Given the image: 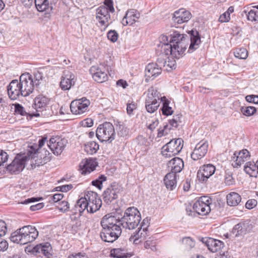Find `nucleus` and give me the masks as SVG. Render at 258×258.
<instances>
[{
	"instance_id": "f257e3e1",
	"label": "nucleus",
	"mask_w": 258,
	"mask_h": 258,
	"mask_svg": "<svg viewBox=\"0 0 258 258\" xmlns=\"http://www.w3.org/2000/svg\"><path fill=\"white\" fill-rule=\"evenodd\" d=\"M169 42L171 44H162V51L164 54H170L176 58H179L182 56L189 42L190 45L188 50L189 52H191L197 49L201 43L199 32L196 30L190 31L188 33V35L174 31L169 35Z\"/></svg>"
},
{
	"instance_id": "f03ea898",
	"label": "nucleus",
	"mask_w": 258,
	"mask_h": 258,
	"mask_svg": "<svg viewBox=\"0 0 258 258\" xmlns=\"http://www.w3.org/2000/svg\"><path fill=\"white\" fill-rule=\"evenodd\" d=\"M34 89L33 79L29 74H23L19 81L12 80L7 87L8 94L11 100H16L20 96L26 97L32 93Z\"/></svg>"
},
{
	"instance_id": "7ed1b4c3",
	"label": "nucleus",
	"mask_w": 258,
	"mask_h": 258,
	"mask_svg": "<svg viewBox=\"0 0 258 258\" xmlns=\"http://www.w3.org/2000/svg\"><path fill=\"white\" fill-rule=\"evenodd\" d=\"M38 236V231L32 226H25L13 232L10 237L14 243L24 245L34 241Z\"/></svg>"
},
{
	"instance_id": "20e7f679",
	"label": "nucleus",
	"mask_w": 258,
	"mask_h": 258,
	"mask_svg": "<svg viewBox=\"0 0 258 258\" xmlns=\"http://www.w3.org/2000/svg\"><path fill=\"white\" fill-rule=\"evenodd\" d=\"M141 220V214L137 208L129 207L125 210L123 216L120 219V223L123 228L128 229H135Z\"/></svg>"
},
{
	"instance_id": "39448f33",
	"label": "nucleus",
	"mask_w": 258,
	"mask_h": 258,
	"mask_svg": "<svg viewBox=\"0 0 258 258\" xmlns=\"http://www.w3.org/2000/svg\"><path fill=\"white\" fill-rule=\"evenodd\" d=\"M28 159H31V165L39 166L46 164L51 159V154L45 149H36L32 146L27 153Z\"/></svg>"
},
{
	"instance_id": "423d86ee",
	"label": "nucleus",
	"mask_w": 258,
	"mask_h": 258,
	"mask_svg": "<svg viewBox=\"0 0 258 258\" xmlns=\"http://www.w3.org/2000/svg\"><path fill=\"white\" fill-rule=\"evenodd\" d=\"M96 136L102 142H111L115 139L114 127L110 122H105L98 126L96 130Z\"/></svg>"
},
{
	"instance_id": "0eeeda50",
	"label": "nucleus",
	"mask_w": 258,
	"mask_h": 258,
	"mask_svg": "<svg viewBox=\"0 0 258 258\" xmlns=\"http://www.w3.org/2000/svg\"><path fill=\"white\" fill-rule=\"evenodd\" d=\"M120 222L119 217H117L112 214H108L102 218L100 224L101 226L108 228L110 231L116 234V235L119 237L121 234Z\"/></svg>"
},
{
	"instance_id": "6e6552de",
	"label": "nucleus",
	"mask_w": 258,
	"mask_h": 258,
	"mask_svg": "<svg viewBox=\"0 0 258 258\" xmlns=\"http://www.w3.org/2000/svg\"><path fill=\"white\" fill-rule=\"evenodd\" d=\"M183 142L181 138L171 140L162 147V155L165 158H170L178 154L183 148Z\"/></svg>"
},
{
	"instance_id": "1a4fd4ad",
	"label": "nucleus",
	"mask_w": 258,
	"mask_h": 258,
	"mask_svg": "<svg viewBox=\"0 0 258 258\" xmlns=\"http://www.w3.org/2000/svg\"><path fill=\"white\" fill-rule=\"evenodd\" d=\"M109 13V10L104 6H101L96 9V19L101 30L105 31L111 23Z\"/></svg>"
},
{
	"instance_id": "9d476101",
	"label": "nucleus",
	"mask_w": 258,
	"mask_h": 258,
	"mask_svg": "<svg viewBox=\"0 0 258 258\" xmlns=\"http://www.w3.org/2000/svg\"><path fill=\"white\" fill-rule=\"evenodd\" d=\"M28 160L27 155H17L12 162L7 166V170L12 174L19 173L25 168Z\"/></svg>"
},
{
	"instance_id": "9b49d317",
	"label": "nucleus",
	"mask_w": 258,
	"mask_h": 258,
	"mask_svg": "<svg viewBox=\"0 0 258 258\" xmlns=\"http://www.w3.org/2000/svg\"><path fill=\"white\" fill-rule=\"evenodd\" d=\"M211 203V199L207 196L202 197L196 201L193 205V210L197 214L201 215H206L210 211V205Z\"/></svg>"
},
{
	"instance_id": "f8f14e48",
	"label": "nucleus",
	"mask_w": 258,
	"mask_h": 258,
	"mask_svg": "<svg viewBox=\"0 0 258 258\" xmlns=\"http://www.w3.org/2000/svg\"><path fill=\"white\" fill-rule=\"evenodd\" d=\"M67 144V139L59 136H55L50 139L48 146L53 153L58 156L60 155Z\"/></svg>"
},
{
	"instance_id": "ddd939ff",
	"label": "nucleus",
	"mask_w": 258,
	"mask_h": 258,
	"mask_svg": "<svg viewBox=\"0 0 258 258\" xmlns=\"http://www.w3.org/2000/svg\"><path fill=\"white\" fill-rule=\"evenodd\" d=\"M86 195L88 203L87 213H94L100 208L102 201L95 192L89 191Z\"/></svg>"
},
{
	"instance_id": "4468645a",
	"label": "nucleus",
	"mask_w": 258,
	"mask_h": 258,
	"mask_svg": "<svg viewBox=\"0 0 258 258\" xmlns=\"http://www.w3.org/2000/svg\"><path fill=\"white\" fill-rule=\"evenodd\" d=\"M122 191V187L116 183H113L108 187L102 195L104 201L107 203H110L113 200L118 198V195Z\"/></svg>"
},
{
	"instance_id": "2eb2a0df",
	"label": "nucleus",
	"mask_w": 258,
	"mask_h": 258,
	"mask_svg": "<svg viewBox=\"0 0 258 258\" xmlns=\"http://www.w3.org/2000/svg\"><path fill=\"white\" fill-rule=\"evenodd\" d=\"M90 103V101L85 98L74 100L70 104L71 111L74 114H82L88 111Z\"/></svg>"
},
{
	"instance_id": "dca6fc26",
	"label": "nucleus",
	"mask_w": 258,
	"mask_h": 258,
	"mask_svg": "<svg viewBox=\"0 0 258 258\" xmlns=\"http://www.w3.org/2000/svg\"><path fill=\"white\" fill-rule=\"evenodd\" d=\"M215 170V166L212 164L204 165L200 167L197 172V178L201 182H206Z\"/></svg>"
},
{
	"instance_id": "f3484780",
	"label": "nucleus",
	"mask_w": 258,
	"mask_h": 258,
	"mask_svg": "<svg viewBox=\"0 0 258 258\" xmlns=\"http://www.w3.org/2000/svg\"><path fill=\"white\" fill-rule=\"evenodd\" d=\"M209 144L206 141H201L197 144L191 154V158L194 160H198L203 158L208 150Z\"/></svg>"
},
{
	"instance_id": "a211bd4d",
	"label": "nucleus",
	"mask_w": 258,
	"mask_h": 258,
	"mask_svg": "<svg viewBox=\"0 0 258 258\" xmlns=\"http://www.w3.org/2000/svg\"><path fill=\"white\" fill-rule=\"evenodd\" d=\"M33 253L37 256H45L50 258L52 255V247L49 243L40 244L33 247L32 250Z\"/></svg>"
},
{
	"instance_id": "6ab92c4d",
	"label": "nucleus",
	"mask_w": 258,
	"mask_h": 258,
	"mask_svg": "<svg viewBox=\"0 0 258 258\" xmlns=\"http://www.w3.org/2000/svg\"><path fill=\"white\" fill-rule=\"evenodd\" d=\"M93 79L98 83H103L108 80V76L103 66H92L90 69Z\"/></svg>"
},
{
	"instance_id": "aec40b11",
	"label": "nucleus",
	"mask_w": 258,
	"mask_h": 258,
	"mask_svg": "<svg viewBox=\"0 0 258 258\" xmlns=\"http://www.w3.org/2000/svg\"><path fill=\"white\" fill-rule=\"evenodd\" d=\"M76 77L71 72L65 70L60 83V87L63 90H69L75 83Z\"/></svg>"
},
{
	"instance_id": "412c9836",
	"label": "nucleus",
	"mask_w": 258,
	"mask_h": 258,
	"mask_svg": "<svg viewBox=\"0 0 258 258\" xmlns=\"http://www.w3.org/2000/svg\"><path fill=\"white\" fill-rule=\"evenodd\" d=\"M253 228V225L250 220H246L241 221L235 225L233 230L236 236L245 235L250 232Z\"/></svg>"
},
{
	"instance_id": "4be33fe9",
	"label": "nucleus",
	"mask_w": 258,
	"mask_h": 258,
	"mask_svg": "<svg viewBox=\"0 0 258 258\" xmlns=\"http://www.w3.org/2000/svg\"><path fill=\"white\" fill-rule=\"evenodd\" d=\"M191 18V14L189 11L180 9L173 13L172 20L175 23L180 24L188 22Z\"/></svg>"
},
{
	"instance_id": "5701e85b",
	"label": "nucleus",
	"mask_w": 258,
	"mask_h": 258,
	"mask_svg": "<svg viewBox=\"0 0 258 258\" xmlns=\"http://www.w3.org/2000/svg\"><path fill=\"white\" fill-rule=\"evenodd\" d=\"M249 157V152L246 149L242 150L238 152H235L232 157V166L235 168L240 166L245 161H247Z\"/></svg>"
},
{
	"instance_id": "b1692460",
	"label": "nucleus",
	"mask_w": 258,
	"mask_h": 258,
	"mask_svg": "<svg viewBox=\"0 0 258 258\" xmlns=\"http://www.w3.org/2000/svg\"><path fill=\"white\" fill-rule=\"evenodd\" d=\"M97 163L95 159L83 160L79 165V171L82 174L86 175L95 169Z\"/></svg>"
},
{
	"instance_id": "393cba45",
	"label": "nucleus",
	"mask_w": 258,
	"mask_h": 258,
	"mask_svg": "<svg viewBox=\"0 0 258 258\" xmlns=\"http://www.w3.org/2000/svg\"><path fill=\"white\" fill-rule=\"evenodd\" d=\"M140 17V14L135 9H130L127 11L121 23L123 26L132 25L137 22Z\"/></svg>"
},
{
	"instance_id": "a878e982",
	"label": "nucleus",
	"mask_w": 258,
	"mask_h": 258,
	"mask_svg": "<svg viewBox=\"0 0 258 258\" xmlns=\"http://www.w3.org/2000/svg\"><path fill=\"white\" fill-rule=\"evenodd\" d=\"M184 167L183 160L179 157H174L167 163L168 170L170 173L177 174L179 173Z\"/></svg>"
},
{
	"instance_id": "bb28decb",
	"label": "nucleus",
	"mask_w": 258,
	"mask_h": 258,
	"mask_svg": "<svg viewBox=\"0 0 258 258\" xmlns=\"http://www.w3.org/2000/svg\"><path fill=\"white\" fill-rule=\"evenodd\" d=\"M203 242H205L209 250L212 252H217L220 250L224 245L222 241L212 238L206 239L205 241H203Z\"/></svg>"
},
{
	"instance_id": "cd10ccee",
	"label": "nucleus",
	"mask_w": 258,
	"mask_h": 258,
	"mask_svg": "<svg viewBox=\"0 0 258 258\" xmlns=\"http://www.w3.org/2000/svg\"><path fill=\"white\" fill-rule=\"evenodd\" d=\"M161 70L157 66V64L152 62L149 63L145 69V75L147 77L154 79L155 77L160 75Z\"/></svg>"
},
{
	"instance_id": "c85d7f7f",
	"label": "nucleus",
	"mask_w": 258,
	"mask_h": 258,
	"mask_svg": "<svg viewBox=\"0 0 258 258\" xmlns=\"http://www.w3.org/2000/svg\"><path fill=\"white\" fill-rule=\"evenodd\" d=\"M102 229L100 232V237L105 242H113L118 238V236L116 234L113 233L110 231L109 229L102 226Z\"/></svg>"
},
{
	"instance_id": "c756f323",
	"label": "nucleus",
	"mask_w": 258,
	"mask_h": 258,
	"mask_svg": "<svg viewBox=\"0 0 258 258\" xmlns=\"http://www.w3.org/2000/svg\"><path fill=\"white\" fill-rule=\"evenodd\" d=\"M148 231H145L139 228L138 231L130 237V241L137 244L145 240L148 236Z\"/></svg>"
},
{
	"instance_id": "7c9ffc66",
	"label": "nucleus",
	"mask_w": 258,
	"mask_h": 258,
	"mask_svg": "<svg viewBox=\"0 0 258 258\" xmlns=\"http://www.w3.org/2000/svg\"><path fill=\"white\" fill-rule=\"evenodd\" d=\"M245 172L250 176L256 177L258 176V160L255 163L248 162L244 166Z\"/></svg>"
},
{
	"instance_id": "2f4dec72",
	"label": "nucleus",
	"mask_w": 258,
	"mask_h": 258,
	"mask_svg": "<svg viewBox=\"0 0 258 258\" xmlns=\"http://www.w3.org/2000/svg\"><path fill=\"white\" fill-rule=\"evenodd\" d=\"M45 69H43L34 73L33 81L34 84L35 83L36 87H38L40 85L46 82V79L48 78Z\"/></svg>"
},
{
	"instance_id": "473e14b6",
	"label": "nucleus",
	"mask_w": 258,
	"mask_h": 258,
	"mask_svg": "<svg viewBox=\"0 0 258 258\" xmlns=\"http://www.w3.org/2000/svg\"><path fill=\"white\" fill-rule=\"evenodd\" d=\"M159 93L153 87L150 88L147 92V96L145 99V103L159 101L161 99Z\"/></svg>"
},
{
	"instance_id": "72a5a7b5",
	"label": "nucleus",
	"mask_w": 258,
	"mask_h": 258,
	"mask_svg": "<svg viewBox=\"0 0 258 258\" xmlns=\"http://www.w3.org/2000/svg\"><path fill=\"white\" fill-rule=\"evenodd\" d=\"M176 174L172 173H167L164 177V181L166 187L172 190L176 185Z\"/></svg>"
},
{
	"instance_id": "f704fd0d",
	"label": "nucleus",
	"mask_w": 258,
	"mask_h": 258,
	"mask_svg": "<svg viewBox=\"0 0 258 258\" xmlns=\"http://www.w3.org/2000/svg\"><path fill=\"white\" fill-rule=\"evenodd\" d=\"M48 101V98L45 96L39 95L36 97L34 100L35 108L37 111L44 108L47 105Z\"/></svg>"
},
{
	"instance_id": "c9c22d12",
	"label": "nucleus",
	"mask_w": 258,
	"mask_h": 258,
	"mask_svg": "<svg viewBox=\"0 0 258 258\" xmlns=\"http://www.w3.org/2000/svg\"><path fill=\"white\" fill-rule=\"evenodd\" d=\"M240 196L235 192H232L227 196V203L230 206H236L241 202Z\"/></svg>"
},
{
	"instance_id": "e433bc0d",
	"label": "nucleus",
	"mask_w": 258,
	"mask_h": 258,
	"mask_svg": "<svg viewBox=\"0 0 258 258\" xmlns=\"http://www.w3.org/2000/svg\"><path fill=\"white\" fill-rule=\"evenodd\" d=\"M243 12L246 14L249 21L258 22V6L253 7L250 10L247 8V10H244Z\"/></svg>"
},
{
	"instance_id": "4c0bfd02",
	"label": "nucleus",
	"mask_w": 258,
	"mask_h": 258,
	"mask_svg": "<svg viewBox=\"0 0 258 258\" xmlns=\"http://www.w3.org/2000/svg\"><path fill=\"white\" fill-rule=\"evenodd\" d=\"M86 195L84 198H81L78 200L75 204V208L81 214L86 210L87 211L88 203Z\"/></svg>"
},
{
	"instance_id": "58836bf2",
	"label": "nucleus",
	"mask_w": 258,
	"mask_h": 258,
	"mask_svg": "<svg viewBox=\"0 0 258 258\" xmlns=\"http://www.w3.org/2000/svg\"><path fill=\"white\" fill-rule=\"evenodd\" d=\"M161 101L163 102L162 107V114L166 116L171 115L173 112V110L169 106V101L166 99L165 97H161Z\"/></svg>"
},
{
	"instance_id": "ea45409f",
	"label": "nucleus",
	"mask_w": 258,
	"mask_h": 258,
	"mask_svg": "<svg viewBox=\"0 0 258 258\" xmlns=\"http://www.w3.org/2000/svg\"><path fill=\"white\" fill-rule=\"evenodd\" d=\"M35 6L39 12H44L50 7L48 0H35Z\"/></svg>"
},
{
	"instance_id": "a19ab883",
	"label": "nucleus",
	"mask_w": 258,
	"mask_h": 258,
	"mask_svg": "<svg viewBox=\"0 0 258 258\" xmlns=\"http://www.w3.org/2000/svg\"><path fill=\"white\" fill-rule=\"evenodd\" d=\"M99 146L95 142H89L85 145V151L90 154L95 153L99 149Z\"/></svg>"
},
{
	"instance_id": "79ce46f5",
	"label": "nucleus",
	"mask_w": 258,
	"mask_h": 258,
	"mask_svg": "<svg viewBox=\"0 0 258 258\" xmlns=\"http://www.w3.org/2000/svg\"><path fill=\"white\" fill-rule=\"evenodd\" d=\"M110 254L112 256L116 258H126L127 254L123 249L115 248L110 251Z\"/></svg>"
},
{
	"instance_id": "37998d69",
	"label": "nucleus",
	"mask_w": 258,
	"mask_h": 258,
	"mask_svg": "<svg viewBox=\"0 0 258 258\" xmlns=\"http://www.w3.org/2000/svg\"><path fill=\"white\" fill-rule=\"evenodd\" d=\"M167 54L162 53L160 52V56L158 58L156 62L157 66L161 70L163 67H166L167 59L168 58Z\"/></svg>"
},
{
	"instance_id": "c03bdc74",
	"label": "nucleus",
	"mask_w": 258,
	"mask_h": 258,
	"mask_svg": "<svg viewBox=\"0 0 258 258\" xmlns=\"http://www.w3.org/2000/svg\"><path fill=\"white\" fill-rule=\"evenodd\" d=\"M160 102L159 101H155L154 102L145 103V107L147 111L149 113H153L157 110Z\"/></svg>"
},
{
	"instance_id": "a18cd8bd",
	"label": "nucleus",
	"mask_w": 258,
	"mask_h": 258,
	"mask_svg": "<svg viewBox=\"0 0 258 258\" xmlns=\"http://www.w3.org/2000/svg\"><path fill=\"white\" fill-rule=\"evenodd\" d=\"M234 56L239 59H246L248 56L247 50L244 48L236 49L234 52Z\"/></svg>"
},
{
	"instance_id": "49530a36",
	"label": "nucleus",
	"mask_w": 258,
	"mask_h": 258,
	"mask_svg": "<svg viewBox=\"0 0 258 258\" xmlns=\"http://www.w3.org/2000/svg\"><path fill=\"white\" fill-rule=\"evenodd\" d=\"M241 112L243 115L249 116L253 115L256 111V108L252 106L241 107L240 108Z\"/></svg>"
},
{
	"instance_id": "de8ad7c7",
	"label": "nucleus",
	"mask_w": 258,
	"mask_h": 258,
	"mask_svg": "<svg viewBox=\"0 0 258 258\" xmlns=\"http://www.w3.org/2000/svg\"><path fill=\"white\" fill-rule=\"evenodd\" d=\"M182 244L185 249L190 250L195 245V242L190 237H185L182 239Z\"/></svg>"
},
{
	"instance_id": "09e8293b",
	"label": "nucleus",
	"mask_w": 258,
	"mask_h": 258,
	"mask_svg": "<svg viewBox=\"0 0 258 258\" xmlns=\"http://www.w3.org/2000/svg\"><path fill=\"white\" fill-rule=\"evenodd\" d=\"M117 134L121 137H126L128 134V129L123 124H119L117 126Z\"/></svg>"
},
{
	"instance_id": "8fccbe9b",
	"label": "nucleus",
	"mask_w": 258,
	"mask_h": 258,
	"mask_svg": "<svg viewBox=\"0 0 258 258\" xmlns=\"http://www.w3.org/2000/svg\"><path fill=\"white\" fill-rule=\"evenodd\" d=\"M169 39H170V37L169 36H167L166 35H162L160 37V44H159L158 45V47H157V50L158 51H160L162 53H163V52L162 51V48H161V46H162V44H171V43L169 42Z\"/></svg>"
},
{
	"instance_id": "3c124183",
	"label": "nucleus",
	"mask_w": 258,
	"mask_h": 258,
	"mask_svg": "<svg viewBox=\"0 0 258 258\" xmlns=\"http://www.w3.org/2000/svg\"><path fill=\"white\" fill-rule=\"evenodd\" d=\"M106 180V177L103 175H101L95 180L92 181V184L94 186H96L99 189H101L102 187V182Z\"/></svg>"
},
{
	"instance_id": "603ef678",
	"label": "nucleus",
	"mask_w": 258,
	"mask_h": 258,
	"mask_svg": "<svg viewBox=\"0 0 258 258\" xmlns=\"http://www.w3.org/2000/svg\"><path fill=\"white\" fill-rule=\"evenodd\" d=\"M63 198V195L62 194H56L53 196H50L48 197L49 202L51 203H59L60 201Z\"/></svg>"
},
{
	"instance_id": "864d4df0",
	"label": "nucleus",
	"mask_w": 258,
	"mask_h": 258,
	"mask_svg": "<svg viewBox=\"0 0 258 258\" xmlns=\"http://www.w3.org/2000/svg\"><path fill=\"white\" fill-rule=\"evenodd\" d=\"M145 248L152 251L157 250L156 242L153 240H147L144 243Z\"/></svg>"
},
{
	"instance_id": "5fc2aeb1",
	"label": "nucleus",
	"mask_w": 258,
	"mask_h": 258,
	"mask_svg": "<svg viewBox=\"0 0 258 258\" xmlns=\"http://www.w3.org/2000/svg\"><path fill=\"white\" fill-rule=\"evenodd\" d=\"M224 181L227 185H231L234 183V179L230 172H225Z\"/></svg>"
},
{
	"instance_id": "6e6d98bb",
	"label": "nucleus",
	"mask_w": 258,
	"mask_h": 258,
	"mask_svg": "<svg viewBox=\"0 0 258 258\" xmlns=\"http://www.w3.org/2000/svg\"><path fill=\"white\" fill-rule=\"evenodd\" d=\"M107 38L112 42H115L117 41L118 34L115 30H110L107 34Z\"/></svg>"
},
{
	"instance_id": "4d7b16f0",
	"label": "nucleus",
	"mask_w": 258,
	"mask_h": 258,
	"mask_svg": "<svg viewBox=\"0 0 258 258\" xmlns=\"http://www.w3.org/2000/svg\"><path fill=\"white\" fill-rule=\"evenodd\" d=\"M15 112L16 113L22 116L27 115V113L25 111L24 107L20 104H16L15 105Z\"/></svg>"
},
{
	"instance_id": "13d9d810",
	"label": "nucleus",
	"mask_w": 258,
	"mask_h": 258,
	"mask_svg": "<svg viewBox=\"0 0 258 258\" xmlns=\"http://www.w3.org/2000/svg\"><path fill=\"white\" fill-rule=\"evenodd\" d=\"M9 155L6 152L0 150V166L4 165L8 159Z\"/></svg>"
},
{
	"instance_id": "bf43d9fd",
	"label": "nucleus",
	"mask_w": 258,
	"mask_h": 258,
	"mask_svg": "<svg viewBox=\"0 0 258 258\" xmlns=\"http://www.w3.org/2000/svg\"><path fill=\"white\" fill-rule=\"evenodd\" d=\"M104 6H106V8L109 10V12L111 13L114 12V8L113 5V1L112 0H104Z\"/></svg>"
},
{
	"instance_id": "052dcab7",
	"label": "nucleus",
	"mask_w": 258,
	"mask_h": 258,
	"mask_svg": "<svg viewBox=\"0 0 258 258\" xmlns=\"http://www.w3.org/2000/svg\"><path fill=\"white\" fill-rule=\"evenodd\" d=\"M7 231V227L5 222L0 220V236L5 235Z\"/></svg>"
},
{
	"instance_id": "680f3d73",
	"label": "nucleus",
	"mask_w": 258,
	"mask_h": 258,
	"mask_svg": "<svg viewBox=\"0 0 258 258\" xmlns=\"http://www.w3.org/2000/svg\"><path fill=\"white\" fill-rule=\"evenodd\" d=\"M177 126V121L174 118L169 120L168 124L165 125V128H168V131H170L172 127H176Z\"/></svg>"
},
{
	"instance_id": "e2e57ef3",
	"label": "nucleus",
	"mask_w": 258,
	"mask_h": 258,
	"mask_svg": "<svg viewBox=\"0 0 258 258\" xmlns=\"http://www.w3.org/2000/svg\"><path fill=\"white\" fill-rule=\"evenodd\" d=\"M168 60H167L166 63V70L168 71H170L171 70L175 69L176 68V62L174 59H172L170 60L169 58H168Z\"/></svg>"
},
{
	"instance_id": "0e129e2a",
	"label": "nucleus",
	"mask_w": 258,
	"mask_h": 258,
	"mask_svg": "<svg viewBox=\"0 0 258 258\" xmlns=\"http://www.w3.org/2000/svg\"><path fill=\"white\" fill-rule=\"evenodd\" d=\"M72 188L73 185L72 184H67L56 187L55 188V190L62 192H67Z\"/></svg>"
},
{
	"instance_id": "69168bd1",
	"label": "nucleus",
	"mask_w": 258,
	"mask_h": 258,
	"mask_svg": "<svg viewBox=\"0 0 258 258\" xmlns=\"http://www.w3.org/2000/svg\"><path fill=\"white\" fill-rule=\"evenodd\" d=\"M230 19V17L228 12H225L220 16L219 21L221 23H224L229 22Z\"/></svg>"
},
{
	"instance_id": "338daca9",
	"label": "nucleus",
	"mask_w": 258,
	"mask_h": 258,
	"mask_svg": "<svg viewBox=\"0 0 258 258\" xmlns=\"http://www.w3.org/2000/svg\"><path fill=\"white\" fill-rule=\"evenodd\" d=\"M257 201L255 199L248 200L245 204V207L248 209H251L257 205Z\"/></svg>"
},
{
	"instance_id": "774afa93",
	"label": "nucleus",
	"mask_w": 258,
	"mask_h": 258,
	"mask_svg": "<svg viewBox=\"0 0 258 258\" xmlns=\"http://www.w3.org/2000/svg\"><path fill=\"white\" fill-rule=\"evenodd\" d=\"M246 100L250 103H253L254 104L258 103V96L254 95H247L245 97Z\"/></svg>"
}]
</instances>
